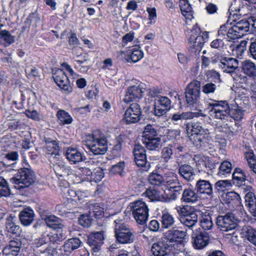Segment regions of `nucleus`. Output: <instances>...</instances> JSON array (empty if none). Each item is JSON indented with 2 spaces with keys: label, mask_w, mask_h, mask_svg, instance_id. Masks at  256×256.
<instances>
[{
  "label": "nucleus",
  "mask_w": 256,
  "mask_h": 256,
  "mask_svg": "<svg viewBox=\"0 0 256 256\" xmlns=\"http://www.w3.org/2000/svg\"><path fill=\"white\" fill-rule=\"evenodd\" d=\"M248 22L242 20L234 24L226 23L220 26L218 35L219 38L226 39L228 41L236 40L248 31Z\"/></svg>",
  "instance_id": "1"
},
{
  "label": "nucleus",
  "mask_w": 256,
  "mask_h": 256,
  "mask_svg": "<svg viewBox=\"0 0 256 256\" xmlns=\"http://www.w3.org/2000/svg\"><path fill=\"white\" fill-rule=\"evenodd\" d=\"M84 142L88 149L95 155L104 154L108 150L107 138L99 130L86 135Z\"/></svg>",
  "instance_id": "2"
},
{
  "label": "nucleus",
  "mask_w": 256,
  "mask_h": 256,
  "mask_svg": "<svg viewBox=\"0 0 256 256\" xmlns=\"http://www.w3.org/2000/svg\"><path fill=\"white\" fill-rule=\"evenodd\" d=\"M186 232L183 230L172 228L164 233L162 236L168 244L171 246L175 253L184 250Z\"/></svg>",
  "instance_id": "3"
},
{
  "label": "nucleus",
  "mask_w": 256,
  "mask_h": 256,
  "mask_svg": "<svg viewBox=\"0 0 256 256\" xmlns=\"http://www.w3.org/2000/svg\"><path fill=\"white\" fill-rule=\"evenodd\" d=\"M114 234L116 242L121 244H128L134 242L135 232L122 220L116 219L114 221Z\"/></svg>",
  "instance_id": "4"
},
{
  "label": "nucleus",
  "mask_w": 256,
  "mask_h": 256,
  "mask_svg": "<svg viewBox=\"0 0 256 256\" xmlns=\"http://www.w3.org/2000/svg\"><path fill=\"white\" fill-rule=\"evenodd\" d=\"M34 172L28 168H20L14 176L10 179V182L14 184L16 189L28 188L35 181Z\"/></svg>",
  "instance_id": "5"
},
{
  "label": "nucleus",
  "mask_w": 256,
  "mask_h": 256,
  "mask_svg": "<svg viewBox=\"0 0 256 256\" xmlns=\"http://www.w3.org/2000/svg\"><path fill=\"white\" fill-rule=\"evenodd\" d=\"M175 209L180 216V222L189 228H192L198 221V213L194 206L189 205L177 206Z\"/></svg>",
  "instance_id": "6"
},
{
  "label": "nucleus",
  "mask_w": 256,
  "mask_h": 256,
  "mask_svg": "<svg viewBox=\"0 0 256 256\" xmlns=\"http://www.w3.org/2000/svg\"><path fill=\"white\" fill-rule=\"evenodd\" d=\"M208 104L209 114L213 118L228 120L230 118V108L226 100H212Z\"/></svg>",
  "instance_id": "7"
},
{
  "label": "nucleus",
  "mask_w": 256,
  "mask_h": 256,
  "mask_svg": "<svg viewBox=\"0 0 256 256\" xmlns=\"http://www.w3.org/2000/svg\"><path fill=\"white\" fill-rule=\"evenodd\" d=\"M130 210L136 221L140 224H144L148 217V206L145 202L137 200L130 204Z\"/></svg>",
  "instance_id": "8"
},
{
  "label": "nucleus",
  "mask_w": 256,
  "mask_h": 256,
  "mask_svg": "<svg viewBox=\"0 0 256 256\" xmlns=\"http://www.w3.org/2000/svg\"><path fill=\"white\" fill-rule=\"evenodd\" d=\"M220 68L223 70L224 72L229 74L236 82H240V74L239 72L238 61L232 58L224 57L222 60L221 64H219Z\"/></svg>",
  "instance_id": "9"
},
{
  "label": "nucleus",
  "mask_w": 256,
  "mask_h": 256,
  "mask_svg": "<svg viewBox=\"0 0 256 256\" xmlns=\"http://www.w3.org/2000/svg\"><path fill=\"white\" fill-rule=\"evenodd\" d=\"M200 82L194 80L189 83L185 90V98L188 105L196 104L200 100Z\"/></svg>",
  "instance_id": "10"
},
{
  "label": "nucleus",
  "mask_w": 256,
  "mask_h": 256,
  "mask_svg": "<svg viewBox=\"0 0 256 256\" xmlns=\"http://www.w3.org/2000/svg\"><path fill=\"white\" fill-rule=\"evenodd\" d=\"M216 224L222 231L228 232L236 228L238 220L232 213L228 212L224 215L218 216L216 218Z\"/></svg>",
  "instance_id": "11"
},
{
  "label": "nucleus",
  "mask_w": 256,
  "mask_h": 256,
  "mask_svg": "<svg viewBox=\"0 0 256 256\" xmlns=\"http://www.w3.org/2000/svg\"><path fill=\"white\" fill-rule=\"evenodd\" d=\"M171 246L162 237L158 241L152 244L151 251L155 256H166L172 254H175V251Z\"/></svg>",
  "instance_id": "12"
},
{
  "label": "nucleus",
  "mask_w": 256,
  "mask_h": 256,
  "mask_svg": "<svg viewBox=\"0 0 256 256\" xmlns=\"http://www.w3.org/2000/svg\"><path fill=\"white\" fill-rule=\"evenodd\" d=\"M142 113L140 106L137 103H132L126 110L124 120L126 124L136 123L140 120Z\"/></svg>",
  "instance_id": "13"
},
{
  "label": "nucleus",
  "mask_w": 256,
  "mask_h": 256,
  "mask_svg": "<svg viewBox=\"0 0 256 256\" xmlns=\"http://www.w3.org/2000/svg\"><path fill=\"white\" fill-rule=\"evenodd\" d=\"M171 107L170 100L164 96H158L154 100V114L156 116L164 115Z\"/></svg>",
  "instance_id": "14"
},
{
  "label": "nucleus",
  "mask_w": 256,
  "mask_h": 256,
  "mask_svg": "<svg viewBox=\"0 0 256 256\" xmlns=\"http://www.w3.org/2000/svg\"><path fill=\"white\" fill-rule=\"evenodd\" d=\"M144 88L142 84L136 83V84L128 87L126 92L124 101L126 103L142 98Z\"/></svg>",
  "instance_id": "15"
},
{
  "label": "nucleus",
  "mask_w": 256,
  "mask_h": 256,
  "mask_svg": "<svg viewBox=\"0 0 256 256\" xmlns=\"http://www.w3.org/2000/svg\"><path fill=\"white\" fill-rule=\"evenodd\" d=\"M52 76L55 82L61 90L67 92L72 91L70 81L63 70L62 69L57 70L53 74Z\"/></svg>",
  "instance_id": "16"
},
{
  "label": "nucleus",
  "mask_w": 256,
  "mask_h": 256,
  "mask_svg": "<svg viewBox=\"0 0 256 256\" xmlns=\"http://www.w3.org/2000/svg\"><path fill=\"white\" fill-rule=\"evenodd\" d=\"M146 152L144 148L140 144L136 145L133 150L136 164L138 166L147 168L150 164L147 162Z\"/></svg>",
  "instance_id": "17"
},
{
  "label": "nucleus",
  "mask_w": 256,
  "mask_h": 256,
  "mask_svg": "<svg viewBox=\"0 0 256 256\" xmlns=\"http://www.w3.org/2000/svg\"><path fill=\"white\" fill-rule=\"evenodd\" d=\"M104 232L91 233L88 238L87 243L94 252H98L104 243Z\"/></svg>",
  "instance_id": "18"
},
{
  "label": "nucleus",
  "mask_w": 256,
  "mask_h": 256,
  "mask_svg": "<svg viewBox=\"0 0 256 256\" xmlns=\"http://www.w3.org/2000/svg\"><path fill=\"white\" fill-rule=\"evenodd\" d=\"M186 130L188 133L191 134L192 135H196L197 139L200 142H202V135H207L209 134V130L208 129H204L202 124L198 122H192L188 124L186 126ZM202 137H204L203 136Z\"/></svg>",
  "instance_id": "19"
},
{
  "label": "nucleus",
  "mask_w": 256,
  "mask_h": 256,
  "mask_svg": "<svg viewBox=\"0 0 256 256\" xmlns=\"http://www.w3.org/2000/svg\"><path fill=\"white\" fill-rule=\"evenodd\" d=\"M208 34L204 32L202 35L194 37L193 36L188 39L190 48L194 50V52H200L204 44L208 40Z\"/></svg>",
  "instance_id": "20"
},
{
  "label": "nucleus",
  "mask_w": 256,
  "mask_h": 256,
  "mask_svg": "<svg viewBox=\"0 0 256 256\" xmlns=\"http://www.w3.org/2000/svg\"><path fill=\"white\" fill-rule=\"evenodd\" d=\"M208 34L204 32L202 35L194 37L193 36L188 39L190 48L194 50V52H200L204 44L208 40Z\"/></svg>",
  "instance_id": "21"
},
{
  "label": "nucleus",
  "mask_w": 256,
  "mask_h": 256,
  "mask_svg": "<svg viewBox=\"0 0 256 256\" xmlns=\"http://www.w3.org/2000/svg\"><path fill=\"white\" fill-rule=\"evenodd\" d=\"M194 246L197 249L206 247L209 243L210 238L208 233L199 232L192 234Z\"/></svg>",
  "instance_id": "22"
},
{
  "label": "nucleus",
  "mask_w": 256,
  "mask_h": 256,
  "mask_svg": "<svg viewBox=\"0 0 256 256\" xmlns=\"http://www.w3.org/2000/svg\"><path fill=\"white\" fill-rule=\"evenodd\" d=\"M195 188L197 193L200 194H204L208 196H212L213 194L212 186L208 180H199L196 184Z\"/></svg>",
  "instance_id": "23"
},
{
  "label": "nucleus",
  "mask_w": 256,
  "mask_h": 256,
  "mask_svg": "<svg viewBox=\"0 0 256 256\" xmlns=\"http://www.w3.org/2000/svg\"><path fill=\"white\" fill-rule=\"evenodd\" d=\"M68 160L72 164H76L84 160L85 156L78 149L68 148L66 153Z\"/></svg>",
  "instance_id": "24"
},
{
  "label": "nucleus",
  "mask_w": 256,
  "mask_h": 256,
  "mask_svg": "<svg viewBox=\"0 0 256 256\" xmlns=\"http://www.w3.org/2000/svg\"><path fill=\"white\" fill-rule=\"evenodd\" d=\"M178 174L186 181H192L195 176L194 168L188 164H182L178 167Z\"/></svg>",
  "instance_id": "25"
},
{
  "label": "nucleus",
  "mask_w": 256,
  "mask_h": 256,
  "mask_svg": "<svg viewBox=\"0 0 256 256\" xmlns=\"http://www.w3.org/2000/svg\"><path fill=\"white\" fill-rule=\"evenodd\" d=\"M82 244L80 240L78 238H72L66 240L62 248L64 254L66 255H68L75 250L78 248Z\"/></svg>",
  "instance_id": "26"
},
{
  "label": "nucleus",
  "mask_w": 256,
  "mask_h": 256,
  "mask_svg": "<svg viewBox=\"0 0 256 256\" xmlns=\"http://www.w3.org/2000/svg\"><path fill=\"white\" fill-rule=\"evenodd\" d=\"M34 210L29 207L24 208L19 214V218L21 223L26 226L32 223L34 220Z\"/></svg>",
  "instance_id": "27"
},
{
  "label": "nucleus",
  "mask_w": 256,
  "mask_h": 256,
  "mask_svg": "<svg viewBox=\"0 0 256 256\" xmlns=\"http://www.w3.org/2000/svg\"><path fill=\"white\" fill-rule=\"evenodd\" d=\"M251 186H248L244 196L245 205L248 211L255 208L256 206V196Z\"/></svg>",
  "instance_id": "28"
},
{
  "label": "nucleus",
  "mask_w": 256,
  "mask_h": 256,
  "mask_svg": "<svg viewBox=\"0 0 256 256\" xmlns=\"http://www.w3.org/2000/svg\"><path fill=\"white\" fill-rule=\"evenodd\" d=\"M19 158L17 152H10L4 154L2 160L0 161L4 167H14L16 162Z\"/></svg>",
  "instance_id": "29"
},
{
  "label": "nucleus",
  "mask_w": 256,
  "mask_h": 256,
  "mask_svg": "<svg viewBox=\"0 0 256 256\" xmlns=\"http://www.w3.org/2000/svg\"><path fill=\"white\" fill-rule=\"evenodd\" d=\"M198 193L190 188H185L182 193L180 200L186 203H194L198 200Z\"/></svg>",
  "instance_id": "30"
},
{
  "label": "nucleus",
  "mask_w": 256,
  "mask_h": 256,
  "mask_svg": "<svg viewBox=\"0 0 256 256\" xmlns=\"http://www.w3.org/2000/svg\"><path fill=\"white\" fill-rule=\"evenodd\" d=\"M56 232H50L49 236V242L52 244H58L66 238V232L63 228L54 229Z\"/></svg>",
  "instance_id": "31"
},
{
  "label": "nucleus",
  "mask_w": 256,
  "mask_h": 256,
  "mask_svg": "<svg viewBox=\"0 0 256 256\" xmlns=\"http://www.w3.org/2000/svg\"><path fill=\"white\" fill-rule=\"evenodd\" d=\"M143 144L150 150H158L162 146L160 137L142 139Z\"/></svg>",
  "instance_id": "32"
},
{
  "label": "nucleus",
  "mask_w": 256,
  "mask_h": 256,
  "mask_svg": "<svg viewBox=\"0 0 256 256\" xmlns=\"http://www.w3.org/2000/svg\"><path fill=\"white\" fill-rule=\"evenodd\" d=\"M44 221L48 228L54 230L64 227L62 220L54 215L46 216Z\"/></svg>",
  "instance_id": "33"
},
{
  "label": "nucleus",
  "mask_w": 256,
  "mask_h": 256,
  "mask_svg": "<svg viewBox=\"0 0 256 256\" xmlns=\"http://www.w3.org/2000/svg\"><path fill=\"white\" fill-rule=\"evenodd\" d=\"M242 69L246 75L254 77L256 76V65L249 60H244L242 62Z\"/></svg>",
  "instance_id": "34"
},
{
  "label": "nucleus",
  "mask_w": 256,
  "mask_h": 256,
  "mask_svg": "<svg viewBox=\"0 0 256 256\" xmlns=\"http://www.w3.org/2000/svg\"><path fill=\"white\" fill-rule=\"evenodd\" d=\"M180 7L182 15L187 19L193 18V12L190 4L188 0H180Z\"/></svg>",
  "instance_id": "35"
},
{
  "label": "nucleus",
  "mask_w": 256,
  "mask_h": 256,
  "mask_svg": "<svg viewBox=\"0 0 256 256\" xmlns=\"http://www.w3.org/2000/svg\"><path fill=\"white\" fill-rule=\"evenodd\" d=\"M162 226L164 228H168L174 225L175 219L174 217L168 212H162L161 216Z\"/></svg>",
  "instance_id": "36"
},
{
  "label": "nucleus",
  "mask_w": 256,
  "mask_h": 256,
  "mask_svg": "<svg viewBox=\"0 0 256 256\" xmlns=\"http://www.w3.org/2000/svg\"><path fill=\"white\" fill-rule=\"evenodd\" d=\"M158 132L154 125L147 124L142 132V139L160 137Z\"/></svg>",
  "instance_id": "37"
},
{
  "label": "nucleus",
  "mask_w": 256,
  "mask_h": 256,
  "mask_svg": "<svg viewBox=\"0 0 256 256\" xmlns=\"http://www.w3.org/2000/svg\"><path fill=\"white\" fill-rule=\"evenodd\" d=\"M246 178L244 172L241 168H236L234 169L232 174L234 183L236 182L238 186H240L246 181Z\"/></svg>",
  "instance_id": "38"
},
{
  "label": "nucleus",
  "mask_w": 256,
  "mask_h": 256,
  "mask_svg": "<svg viewBox=\"0 0 256 256\" xmlns=\"http://www.w3.org/2000/svg\"><path fill=\"white\" fill-rule=\"evenodd\" d=\"M56 116L60 125L70 124L73 120L69 114L62 110H60L58 111Z\"/></svg>",
  "instance_id": "39"
},
{
  "label": "nucleus",
  "mask_w": 256,
  "mask_h": 256,
  "mask_svg": "<svg viewBox=\"0 0 256 256\" xmlns=\"http://www.w3.org/2000/svg\"><path fill=\"white\" fill-rule=\"evenodd\" d=\"M180 182L177 174L173 172H168L164 176V184L169 186L170 187L176 185Z\"/></svg>",
  "instance_id": "40"
},
{
  "label": "nucleus",
  "mask_w": 256,
  "mask_h": 256,
  "mask_svg": "<svg viewBox=\"0 0 256 256\" xmlns=\"http://www.w3.org/2000/svg\"><path fill=\"white\" fill-rule=\"evenodd\" d=\"M226 202L227 204H232L235 205L241 204L242 200L238 194L234 192H226L225 196Z\"/></svg>",
  "instance_id": "41"
},
{
  "label": "nucleus",
  "mask_w": 256,
  "mask_h": 256,
  "mask_svg": "<svg viewBox=\"0 0 256 256\" xmlns=\"http://www.w3.org/2000/svg\"><path fill=\"white\" fill-rule=\"evenodd\" d=\"M174 152L172 144H168V146L163 148L161 152V157L166 162H168L169 160L172 158Z\"/></svg>",
  "instance_id": "42"
},
{
  "label": "nucleus",
  "mask_w": 256,
  "mask_h": 256,
  "mask_svg": "<svg viewBox=\"0 0 256 256\" xmlns=\"http://www.w3.org/2000/svg\"><path fill=\"white\" fill-rule=\"evenodd\" d=\"M214 226L212 218L209 214H204L200 220V226L204 230H210Z\"/></svg>",
  "instance_id": "43"
},
{
  "label": "nucleus",
  "mask_w": 256,
  "mask_h": 256,
  "mask_svg": "<svg viewBox=\"0 0 256 256\" xmlns=\"http://www.w3.org/2000/svg\"><path fill=\"white\" fill-rule=\"evenodd\" d=\"M146 194L147 197L152 201H160L162 198L160 192L154 188L148 189Z\"/></svg>",
  "instance_id": "44"
},
{
  "label": "nucleus",
  "mask_w": 256,
  "mask_h": 256,
  "mask_svg": "<svg viewBox=\"0 0 256 256\" xmlns=\"http://www.w3.org/2000/svg\"><path fill=\"white\" fill-rule=\"evenodd\" d=\"M10 194V190L7 181L0 176V195L3 196H8Z\"/></svg>",
  "instance_id": "45"
},
{
  "label": "nucleus",
  "mask_w": 256,
  "mask_h": 256,
  "mask_svg": "<svg viewBox=\"0 0 256 256\" xmlns=\"http://www.w3.org/2000/svg\"><path fill=\"white\" fill-rule=\"evenodd\" d=\"M232 170V164L228 161L225 160L222 162L219 167V170L218 174L220 176H224L231 172Z\"/></svg>",
  "instance_id": "46"
},
{
  "label": "nucleus",
  "mask_w": 256,
  "mask_h": 256,
  "mask_svg": "<svg viewBox=\"0 0 256 256\" xmlns=\"http://www.w3.org/2000/svg\"><path fill=\"white\" fill-rule=\"evenodd\" d=\"M169 189L172 192L170 196V198L172 200H176L180 196L182 190V183L180 182L176 185L170 186Z\"/></svg>",
  "instance_id": "47"
},
{
  "label": "nucleus",
  "mask_w": 256,
  "mask_h": 256,
  "mask_svg": "<svg viewBox=\"0 0 256 256\" xmlns=\"http://www.w3.org/2000/svg\"><path fill=\"white\" fill-rule=\"evenodd\" d=\"M0 38L2 39L8 45L12 44L15 41V36L12 35L10 32L5 30L0 31Z\"/></svg>",
  "instance_id": "48"
},
{
  "label": "nucleus",
  "mask_w": 256,
  "mask_h": 256,
  "mask_svg": "<svg viewBox=\"0 0 256 256\" xmlns=\"http://www.w3.org/2000/svg\"><path fill=\"white\" fill-rule=\"evenodd\" d=\"M144 56L143 52L140 50H134L128 56L126 60L128 62H136L142 59Z\"/></svg>",
  "instance_id": "49"
},
{
  "label": "nucleus",
  "mask_w": 256,
  "mask_h": 256,
  "mask_svg": "<svg viewBox=\"0 0 256 256\" xmlns=\"http://www.w3.org/2000/svg\"><path fill=\"white\" fill-rule=\"evenodd\" d=\"M148 181L152 185L160 186L164 184V176L158 174L152 173L148 176Z\"/></svg>",
  "instance_id": "50"
},
{
  "label": "nucleus",
  "mask_w": 256,
  "mask_h": 256,
  "mask_svg": "<svg viewBox=\"0 0 256 256\" xmlns=\"http://www.w3.org/2000/svg\"><path fill=\"white\" fill-rule=\"evenodd\" d=\"M26 73L29 78H39L40 76V72L38 69L33 66H28L26 68Z\"/></svg>",
  "instance_id": "51"
},
{
  "label": "nucleus",
  "mask_w": 256,
  "mask_h": 256,
  "mask_svg": "<svg viewBox=\"0 0 256 256\" xmlns=\"http://www.w3.org/2000/svg\"><path fill=\"white\" fill-rule=\"evenodd\" d=\"M6 228L8 232L12 234H20V226L11 220L6 222Z\"/></svg>",
  "instance_id": "52"
},
{
  "label": "nucleus",
  "mask_w": 256,
  "mask_h": 256,
  "mask_svg": "<svg viewBox=\"0 0 256 256\" xmlns=\"http://www.w3.org/2000/svg\"><path fill=\"white\" fill-rule=\"evenodd\" d=\"M206 75L208 78L212 79L215 84L222 82L220 74L214 70H208Z\"/></svg>",
  "instance_id": "53"
},
{
  "label": "nucleus",
  "mask_w": 256,
  "mask_h": 256,
  "mask_svg": "<svg viewBox=\"0 0 256 256\" xmlns=\"http://www.w3.org/2000/svg\"><path fill=\"white\" fill-rule=\"evenodd\" d=\"M92 218L87 214H82L78 219V223L84 227H89L91 226Z\"/></svg>",
  "instance_id": "54"
},
{
  "label": "nucleus",
  "mask_w": 256,
  "mask_h": 256,
  "mask_svg": "<svg viewBox=\"0 0 256 256\" xmlns=\"http://www.w3.org/2000/svg\"><path fill=\"white\" fill-rule=\"evenodd\" d=\"M216 88V85L213 82H208L202 87V92L206 94L214 93Z\"/></svg>",
  "instance_id": "55"
},
{
  "label": "nucleus",
  "mask_w": 256,
  "mask_h": 256,
  "mask_svg": "<svg viewBox=\"0 0 256 256\" xmlns=\"http://www.w3.org/2000/svg\"><path fill=\"white\" fill-rule=\"evenodd\" d=\"M124 167V162H120L112 166L110 172L113 174H118L120 176H122Z\"/></svg>",
  "instance_id": "56"
},
{
  "label": "nucleus",
  "mask_w": 256,
  "mask_h": 256,
  "mask_svg": "<svg viewBox=\"0 0 256 256\" xmlns=\"http://www.w3.org/2000/svg\"><path fill=\"white\" fill-rule=\"evenodd\" d=\"M104 177V172L100 168H95L92 172V180L96 182H100Z\"/></svg>",
  "instance_id": "57"
},
{
  "label": "nucleus",
  "mask_w": 256,
  "mask_h": 256,
  "mask_svg": "<svg viewBox=\"0 0 256 256\" xmlns=\"http://www.w3.org/2000/svg\"><path fill=\"white\" fill-rule=\"evenodd\" d=\"M193 159L196 163V166L198 168H200L202 170H203V168L204 167L206 158L202 156L200 154H196L194 156Z\"/></svg>",
  "instance_id": "58"
},
{
  "label": "nucleus",
  "mask_w": 256,
  "mask_h": 256,
  "mask_svg": "<svg viewBox=\"0 0 256 256\" xmlns=\"http://www.w3.org/2000/svg\"><path fill=\"white\" fill-rule=\"evenodd\" d=\"M248 52L250 56L256 61V38L251 39Z\"/></svg>",
  "instance_id": "59"
},
{
  "label": "nucleus",
  "mask_w": 256,
  "mask_h": 256,
  "mask_svg": "<svg viewBox=\"0 0 256 256\" xmlns=\"http://www.w3.org/2000/svg\"><path fill=\"white\" fill-rule=\"evenodd\" d=\"M46 156H49L51 152H57L58 150H60V147L56 140H54L52 142H48V144L46 145Z\"/></svg>",
  "instance_id": "60"
},
{
  "label": "nucleus",
  "mask_w": 256,
  "mask_h": 256,
  "mask_svg": "<svg viewBox=\"0 0 256 256\" xmlns=\"http://www.w3.org/2000/svg\"><path fill=\"white\" fill-rule=\"evenodd\" d=\"M6 246L20 252V250L22 247V242L19 239H14L10 240L8 244Z\"/></svg>",
  "instance_id": "61"
},
{
  "label": "nucleus",
  "mask_w": 256,
  "mask_h": 256,
  "mask_svg": "<svg viewBox=\"0 0 256 256\" xmlns=\"http://www.w3.org/2000/svg\"><path fill=\"white\" fill-rule=\"evenodd\" d=\"M80 169L82 172V176H84V178L88 181H91L92 175V169H91L90 168L86 167L82 168Z\"/></svg>",
  "instance_id": "62"
},
{
  "label": "nucleus",
  "mask_w": 256,
  "mask_h": 256,
  "mask_svg": "<svg viewBox=\"0 0 256 256\" xmlns=\"http://www.w3.org/2000/svg\"><path fill=\"white\" fill-rule=\"evenodd\" d=\"M49 242V236L48 234H42L40 238H37L35 240V244L36 247L39 248L44 244H46Z\"/></svg>",
  "instance_id": "63"
},
{
  "label": "nucleus",
  "mask_w": 256,
  "mask_h": 256,
  "mask_svg": "<svg viewBox=\"0 0 256 256\" xmlns=\"http://www.w3.org/2000/svg\"><path fill=\"white\" fill-rule=\"evenodd\" d=\"M246 238L248 240L256 246V230L253 229L247 231Z\"/></svg>",
  "instance_id": "64"
}]
</instances>
